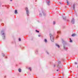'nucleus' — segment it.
Returning <instances> with one entry per match:
<instances>
[{
    "instance_id": "nucleus-1",
    "label": "nucleus",
    "mask_w": 78,
    "mask_h": 78,
    "mask_svg": "<svg viewBox=\"0 0 78 78\" xmlns=\"http://www.w3.org/2000/svg\"><path fill=\"white\" fill-rule=\"evenodd\" d=\"M50 39L51 40V41H52V42H53V35H52L51 34H50Z\"/></svg>"
},
{
    "instance_id": "nucleus-2",
    "label": "nucleus",
    "mask_w": 78,
    "mask_h": 78,
    "mask_svg": "<svg viewBox=\"0 0 78 78\" xmlns=\"http://www.w3.org/2000/svg\"><path fill=\"white\" fill-rule=\"evenodd\" d=\"M26 12L27 13V14H28V8H26Z\"/></svg>"
},
{
    "instance_id": "nucleus-3",
    "label": "nucleus",
    "mask_w": 78,
    "mask_h": 78,
    "mask_svg": "<svg viewBox=\"0 0 78 78\" xmlns=\"http://www.w3.org/2000/svg\"><path fill=\"white\" fill-rule=\"evenodd\" d=\"M71 23H75V21H74V19H73L71 21Z\"/></svg>"
},
{
    "instance_id": "nucleus-4",
    "label": "nucleus",
    "mask_w": 78,
    "mask_h": 78,
    "mask_svg": "<svg viewBox=\"0 0 78 78\" xmlns=\"http://www.w3.org/2000/svg\"><path fill=\"white\" fill-rule=\"evenodd\" d=\"M50 1H49L48 2H47V5H50Z\"/></svg>"
},
{
    "instance_id": "nucleus-5",
    "label": "nucleus",
    "mask_w": 78,
    "mask_h": 78,
    "mask_svg": "<svg viewBox=\"0 0 78 78\" xmlns=\"http://www.w3.org/2000/svg\"><path fill=\"white\" fill-rule=\"evenodd\" d=\"M55 45L56 46V47H58V48H59V45L58 44H55Z\"/></svg>"
},
{
    "instance_id": "nucleus-6",
    "label": "nucleus",
    "mask_w": 78,
    "mask_h": 78,
    "mask_svg": "<svg viewBox=\"0 0 78 78\" xmlns=\"http://www.w3.org/2000/svg\"><path fill=\"white\" fill-rule=\"evenodd\" d=\"M75 36H76V34H73L72 35V36L73 37Z\"/></svg>"
},
{
    "instance_id": "nucleus-7",
    "label": "nucleus",
    "mask_w": 78,
    "mask_h": 78,
    "mask_svg": "<svg viewBox=\"0 0 78 78\" xmlns=\"http://www.w3.org/2000/svg\"><path fill=\"white\" fill-rule=\"evenodd\" d=\"M15 14H17V10H16L15 12Z\"/></svg>"
},
{
    "instance_id": "nucleus-8",
    "label": "nucleus",
    "mask_w": 78,
    "mask_h": 78,
    "mask_svg": "<svg viewBox=\"0 0 78 78\" xmlns=\"http://www.w3.org/2000/svg\"><path fill=\"white\" fill-rule=\"evenodd\" d=\"M19 72H21V69H19Z\"/></svg>"
},
{
    "instance_id": "nucleus-9",
    "label": "nucleus",
    "mask_w": 78,
    "mask_h": 78,
    "mask_svg": "<svg viewBox=\"0 0 78 78\" xmlns=\"http://www.w3.org/2000/svg\"><path fill=\"white\" fill-rule=\"evenodd\" d=\"M60 33H61V32L60 31H58L57 32V33H58V34Z\"/></svg>"
},
{
    "instance_id": "nucleus-10",
    "label": "nucleus",
    "mask_w": 78,
    "mask_h": 78,
    "mask_svg": "<svg viewBox=\"0 0 78 78\" xmlns=\"http://www.w3.org/2000/svg\"><path fill=\"white\" fill-rule=\"evenodd\" d=\"M70 42H72V40H71V38H70Z\"/></svg>"
},
{
    "instance_id": "nucleus-11",
    "label": "nucleus",
    "mask_w": 78,
    "mask_h": 78,
    "mask_svg": "<svg viewBox=\"0 0 78 78\" xmlns=\"http://www.w3.org/2000/svg\"><path fill=\"white\" fill-rule=\"evenodd\" d=\"M44 41H45V42H47V40L46 39H45L44 40Z\"/></svg>"
},
{
    "instance_id": "nucleus-12",
    "label": "nucleus",
    "mask_w": 78,
    "mask_h": 78,
    "mask_svg": "<svg viewBox=\"0 0 78 78\" xmlns=\"http://www.w3.org/2000/svg\"><path fill=\"white\" fill-rule=\"evenodd\" d=\"M19 41H21V39H20V38L19 39Z\"/></svg>"
},
{
    "instance_id": "nucleus-13",
    "label": "nucleus",
    "mask_w": 78,
    "mask_h": 78,
    "mask_svg": "<svg viewBox=\"0 0 78 78\" xmlns=\"http://www.w3.org/2000/svg\"><path fill=\"white\" fill-rule=\"evenodd\" d=\"M55 21L53 22V24H54V25H55Z\"/></svg>"
},
{
    "instance_id": "nucleus-14",
    "label": "nucleus",
    "mask_w": 78,
    "mask_h": 78,
    "mask_svg": "<svg viewBox=\"0 0 78 78\" xmlns=\"http://www.w3.org/2000/svg\"><path fill=\"white\" fill-rule=\"evenodd\" d=\"M29 70H30V71H31V68H29Z\"/></svg>"
},
{
    "instance_id": "nucleus-15",
    "label": "nucleus",
    "mask_w": 78,
    "mask_h": 78,
    "mask_svg": "<svg viewBox=\"0 0 78 78\" xmlns=\"http://www.w3.org/2000/svg\"><path fill=\"white\" fill-rule=\"evenodd\" d=\"M67 5H69V2H68V1H67Z\"/></svg>"
},
{
    "instance_id": "nucleus-16",
    "label": "nucleus",
    "mask_w": 78,
    "mask_h": 78,
    "mask_svg": "<svg viewBox=\"0 0 78 78\" xmlns=\"http://www.w3.org/2000/svg\"><path fill=\"white\" fill-rule=\"evenodd\" d=\"M37 32V33H39V31L36 30Z\"/></svg>"
},
{
    "instance_id": "nucleus-17",
    "label": "nucleus",
    "mask_w": 78,
    "mask_h": 78,
    "mask_svg": "<svg viewBox=\"0 0 78 78\" xmlns=\"http://www.w3.org/2000/svg\"><path fill=\"white\" fill-rule=\"evenodd\" d=\"M73 9H74V8H75V5H73Z\"/></svg>"
},
{
    "instance_id": "nucleus-18",
    "label": "nucleus",
    "mask_w": 78,
    "mask_h": 78,
    "mask_svg": "<svg viewBox=\"0 0 78 78\" xmlns=\"http://www.w3.org/2000/svg\"><path fill=\"white\" fill-rule=\"evenodd\" d=\"M38 36L39 37H40V36H41V35H38Z\"/></svg>"
},
{
    "instance_id": "nucleus-19",
    "label": "nucleus",
    "mask_w": 78,
    "mask_h": 78,
    "mask_svg": "<svg viewBox=\"0 0 78 78\" xmlns=\"http://www.w3.org/2000/svg\"><path fill=\"white\" fill-rule=\"evenodd\" d=\"M75 64H77V63L76 62H75Z\"/></svg>"
},
{
    "instance_id": "nucleus-20",
    "label": "nucleus",
    "mask_w": 78,
    "mask_h": 78,
    "mask_svg": "<svg viewBox=\"0 0 78 78\" xmlns=\"http://www.w3.org/2000/svg\"><path fill=\"white\" fill-rule=\"evenodd\" d=\"M63 47H64V49H65V46H64Z\"/></svg>"
},
{
    "instance_id": "nucleus-21",
    "label": "nucleus",
    "mask_w": 78,
    "mask_h": 78,
    "mask_svg": "<svg viewBox=\"0 0 78 78\" xmlns=\"http://www.w3.org/2000/svg\"><path fill=\"white\" fill-rule=\"evenodd\" d=\"M4 33L2 34V35H4Z\"/></svg>"
},
{
    "instance_id": "nucleus-22",
    "label": "nucleus",
    "mask_w": 78,
    "mask_h": 78,
    "mask_svg": "<svg viewBox=\"0 0 78 78\" xmlns=\"http://www.w3.org/2000/svg\"><path fill=\"white\" fill-rule=\"evenodd\" d=\"M57 71H58V69L57 70Z\"/></svg>"
},
{
    "instance_id": "nucleus-23",
    "label": "nucleus",
    "mask_w": 78,
    "mask_h": 78,
    "mask_svg": "<svg viewBox=\"0 0 78 78\" xmlns=\"http://www.w3.org/2000/svg\"><path fill=\"white\" fill-rule=\"evenodd\" d=\"M10 1H11V2H12V0H10Z\"/></svg>"
},
{
    "instance_id": "nucleus-24",
    "label": "nucleus",
    "mask_w": 78,
    "mask_h": 78,
    "mask_svg": "<svg viewBox=\"0 0 78 78\" xmlns=\"http://www.w3.org/2000/svg\"><path fill=\"white\" fill-rule=\"evenodd\" d=\"M3 56H5V55L4 54V55H3Z\"/></svg>"
},
{
    "instance_id": "nucleus-25",
    "label": "nucleus",
    "mask_w": 78,
    "mask_h": 78,
    "mask_svg": "<svg viewBox=\"0 0 78 78\" xmlns=\"http://www.w3.org/2000/svg\"><path fill=\"white\" fill-rule=\"evenodd\" d=\"M40 15H41V14H40Z\"/></svg>"
},
{
    "instance_id": "nucleus-26",
    "label": "nucleus",
    "mask_w": 78,
    "mask_h": 78,
    "mask_svg": "<svg viewBox=\"0 0 78 78\" xmlns=\"http://www.w3.org/2000/svg\"><path fill=\"white\" fill-rule=\"evenodd\" d=\"M4 37H5V36H4Z\"/></svg>"
}]
</instances>
